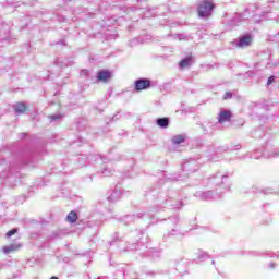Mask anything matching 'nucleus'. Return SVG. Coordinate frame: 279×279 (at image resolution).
Listing matches in <instances>:
<instances>
[{"label": "nucleus", "instance_id": "9", "mask_svg": "<svg viewBox=\"0 0 279 279\" xmlns=\"http://www.w3.org/2000/svg\"><path fill=\"white\" fill-rule=\"evenodd\" d=\"M197 169L199 168L197 167L196 161H186L183 163V171H186L187 173H195Z\"/></svg>", "mask_w": 279, "mask_h": 279}, {"label": "nucleus", "instance_id": "14", "mask_svg": "<svg viewBox=\"0 0 279 279\" xmlns=\"http://www.w3.org/2000/svg\"><path fill=\"white\" fill-rule=\"evenodd\" d=\"M184 141H186V135H184V134L174 135L171 138V142L173 143V145H182V143H184Z\"/></svg>", "mask_w": 279, "mask_h": 279}, {"label": "nucleus", "instance_id": "30", "mask_svg": "<svg viewBox=\"0 0 279 279\" xmlns=\"http://www.w3.org/2000/svg\"><path fill=\"white\" fill-rule=\"evenodd\" d=\"M134 250H138V247H136V245H133V246L126 248L128 252L134 251Z\"/></svg>", "mask_w": 279, "mask_h": 279}, {"label": "nucleus", "instance_id": "16", "mask_svg": "<svg viewBox=\"0 0 279 279\" xmlns=\"http://www.w3.org/2000/svg\"><path fill=\"white\" fill-rule=\"evenodd\" d=\"M107 199L108 202H119L121 199V192L118 190L113 191Z\"/></svg>", "mask_w": 279, "mask_h": 279}, {"label": "nucleus", "instance_id": "4", "mask_svg": "<svg viewBox=\"0 0 279 279\" xmlns=\"http://www.w3.org/2000/svg\"><path fill=\"white\" fill-rule=\"evenodd\" d=\"M195 197L198 199H204L205 202H208V199H219L220 195L218 193H215V191H198L195 193Z\"/></svg>", "mask_w": 279, "mask_h": 279}, {"label": "nucleus", "instance_id": "37", "mask_svg": "<svg viewBox=\"0 0 279 279\" xmlns=\"http://www.w3.org/2000/svg\"><path fill=\"white\" fill-rule=\"evenodd\" d=\"M60 43H61V45H64V40H61Z\"/></svg>", "mask_w": 279, "mask_h": 279}, {"label": "nucleus", "instance_id": "40", "mask_svg": "<svg viewBox=\"0 0 279 279\" xmlns=\"http://www.w3.org/2000/svg\"><path fill=\"white\" fill-rule=\"evenodd\" d=\"M3 265L0 264V269H2Z\"/></svg>", "mask_w": 279, "mask_h": 279}, {"label": "nucleus", "instance_id": "11", "mask_svg": "<svg viewBox=\"0 0 279 279\" xmlns=\"http://www.w3.org/2000/svg\"><path fill=\"white\" fill-rule=\"evenodd\" d=\"M193 64V56L190 54L189 57L182 59L179 63L180 69H186Z\"/></svg>", "mask_w": 279, "mask_h": 279}, {"label": "nucleus", "instance_id": "33", "mask_svg": "<svg viewBox=\"0 0 279 279\" xmlns=\"http://www.w3.org/2000/svg\"><path fill=\"white\" fill-rule=\"evenodd\" d=\"M117 119H119V118H117V116H113V118L111 119V121H117Z\"/></svg>", "mask_w": 279, "mask_h": 279}, {"label": "nucleus", "instance_id": "12", "mask_svg": "<svg viewBox=\"0 0 279 279\" xmlns=\"http://www.w3.org/2000/svg\"><path fill=\"white\" fill-rule=\"evenodd\" d=\"M13 108L15 110V114H25L27 110V106L25 105V102H17L13 106Z\"/></svg>", "mask_w": 279, "mask_h": 279}, {"label": "nucleus", "instance_id": "31", "mask_svg": "<svg viewBox=\"0 0 279 279\" xmlns=\"http://www.w3.org/2000/svg\"><path fill=\"white\" fill-rule=\"evenodd\" d=\"M159 210H162V208L157 206L155 209H151L150 213H158Z\"/></svg>", "mask_w": 279, "mask_h": 279}, {"label": "nucleus", "instance_id": "27", "mask_svg": "<svg viewBox=\"0 0 279 279\" xmlns=\"http://www.w3.org/2000/svg\"><path fill=\"white\" fill-rule=\"evenodd\" d=\"M149 255L150 256H159V253H158V251H150V253H149Z\"/></svg>", "mask_w": 279, "mask_h": 279}, {"label": "nucleus", "instance_id": "20", "mask_svg": "<svg viewBox=\"0 0 279 279\" xmlns=\"http://www.w3.org/2000/svg\"><path fill=\"white\" fill-rule=\"evenodd\" d=\"M16 232H19V229H16V228L10 230L9 232H7V239H10V236H14V234H16Z\"/></svg>", "mask_w": 279, "mask_h": 279}, {"label": "nucleus", "instance_id": "17", "mask_svg": "<svg viewBox=\"0 0 279 279\" xmlns=\"http://www.w3.org/2000/svg\"><path fill=\"white\" fill-rule=\"evenodd\" d=\"M66 221L69 223H75L77 221V213L75 210L70 211L66 216Z\"/></svg>", "mask_w": 279, "mask_h": 279}, {"label": "nucleus", "instance_id": "10", "mask_svg": "<svg viewBox=\"0 0 279 279\" xmlns=\"http://www.w3.org/2000/svg\"><path fill=\"white\" fill-rule=\"evenodd\" d=\"M110 77H111V74H110V71L108 70H101L97 74L98 82H108Z\"/></svg>", "mask_w": 279, "mask_h": 279}, {"label": "nucleus", "instance_id": "3", "mask_svg": "<svg viewBox=\"0 0 279 279\" xmlns=\"http://www.w3.org/2000/svg\"><path fill=\"white\" fill-rule=\"evenodd\" d=\"M234 45L239 49H245V47H250V45H252V35L246 34L240 36L238 39L234 40Z\"/></svg>", "mask_w": 279, "mask_h": 279}, {"label": "nucleus", "instance_id": "23", "mask_svg": "<svg viewBox=\"0 0 279 279\" xmlns=\"http://www.w3.org/2000/svg\"><path fill=\"white\" fill-rule=\"evenodd\" d=\"M170 221L173 223L174 228L178 226V218L171 217Z\"/></svg>", "mask_w": 279, "mask_h": 279}, {"label": "nucleus", "instance_id": "8", "mask_svg": "<svg viewBox=\"0 0 279 279\" xmlns=\"http://www.w3.org/2000/svg\"><path fill=\"white\" fill-rule=\"evenodd\" d=\"M232 119V111L228 109H221L218 114V123H226Z\"/></svg>", "mask_w": 279, "mask_h": 279}, {"label": "nucleus", "instance_id": "24", "mask_svg": "<svg viewBox=\"0 0 279 279\" xmlns=\"http://www.w3.org/2000/svg\"><path fill=\"white\" fill-rule=\"evenodd\" d=\"M262 193H264V195H269V193H271V189L262 190Z\"/></svg>", "mask_w": 279, "mask_h": 279}, {"label": "nucleus", "instance_id": "2", "mask_svg": "<svg viewBox=\"0 0 279 279\" xmlns=\"http://www.w3.org/2000/svg\"><path fill=\"white\" fill-rule=\"evenodd\" d=\"M210 183L215 184V186H218L220 191H230V185L228 184V175L221 174L220 172H217L210 179Z\"/></svg>", "mask_w": 279, "mask_h": 279}, {"label": "nucleus", "instance_id": "15", "mask_svg": "<svg viewBox=\"0 0 279 279\" xmlns=\"http://www.w3.org/2000/svg\"><path fill=\"white\" fill-rule=\"evenodd\" d=\"M21 247V245L19 244H11L9 246H4L2 248L3 254H12V252H16V250H19Z\"/></svg>", "mask_w": 279, "mask_h": 279}, {"label": "nucleus", "instance_id": "22", "mask_svg": "<svg viewBox=\"0 0 279 279\" xmlns=\"http://www.w3.org/2000/svg\"><path fill=\"white\" fill-rule=\"evenodd\" d=\"M81 77H88V70H82Z\"/></svg>", "mask_w": 279, "mask_h": 279}, {"label": "nucleus", "instance_id": "35", "mask_svg": "<svg viewBox=\"0 0 279 279\" xmlns=\"http://www.w3.org/2000/svg\"><path fill=\"white\" fill-rule=\"evenodd\" d=\"M175 232H178L175 229H172V235L175 234Z\"/></svg>", "mask_w": 279, "mask_h": 279}, {"label": "nucleus", "instance_id": "6", "mask_svg": "<svg viewBox=\"0 0 279 279\" xmlns=\"http://www.w3.org/2000/svg\"><path fill=\"white\" fill-rule=\"evenodd\" d=\"M129 221H136V219H154L151 211H140L136 215L128 216Z\"/></svg>", "mask_w": 279, "mask_h": 279}, {"label": "nucleus", "instance_id": "39", "mask_svg": "<svg viewBox=\"0 0 279 279\" xmlns=\"http://www.w3.org/2000/svg\"><path fill=\"white\" fill-rule=\"evenodd\" d=\"M211 265H215V260L211 262Z\"/></svg>", "mask_w": 279, "mask_h": 279}, {"label": "nucleus", "instance_id": "19", "mask_svg": "<svg viewBox=\"0 0 279 279\" xmlns=\"http://www.w3.org/2000/svg\"><path fill=\"white\" fill-rule=\"evenodd\" d=\"M49 119L51 122L60 121V119H62V114H52V116H49Z\"/></svg>", "mask_w": 279, "mask_h": 279}, {"label": "nucleus", "instance_id": "21", "mask_svg": "<svg viewBox=\"0 0 279 279\" xmlns=\"http://www.w3.org/2000/svg\"><path fill=\"white\" fill-rule=\"evenodd\" d=\"M223 99H232V93L231 92H226Z\"/></svg>", "mask_w": 279, "mask_h": 279}, {"label": "nucleus", "instance_id": "28", "mask_svg": "<svg viewBox=\"0 0 279 279\" xmlns=\"http://www.w3.org/2000/svg\"><path fill=\"white\" fill-rule=\"evenodd\" d=\"M7 3L9 4V5H13L14 8H16V3L15 2H13L12 0H7Z\"/></svg>", "mask_w": 279, "mask_h": 279}, {"label": "nucleus", "instance_id": "7", "mask_svg": "<svg viewBox=\"0 0 279 279\" xmlns=\"http://www.w3.org/2000/svg\"><path fill=\"white\" fill-rule=\"evenodd\" d=\"M263 156L264 158H279V148H272L271 145L267 144Z\"/></svg>", "mask_w": 279, "mask_h": 279}, {"label": "nucleus", "instance_id": "5", "mask_svg": "<svg viewBox=\"0 0 279 279\" xmlns=\"http://www.w3.org/2000/svg\"><path fill=\"white\" fill-rule=\"evenodd\" d=\"M147 88H151V81L148 78H140L135 81V90H147Z\"/></svg>", "mask_w": 279, "mask_h": 279}, {"label": "nucleus", "instance_id": "18", "mask_svg": "<svg viewBox=\"0 0 279 279\" xmlns=\"http://www.w3.org/2000/svg\"><path fill=\"white\" fill-rule=\"evenodd\" d=\"M196 254H197V258L201 262L208 260V258H210V255L208 253H206L205 251H202V250H199Z\"/></svg>", "mask_w": 279, "mask_h": 279}, {"label": "nucleus", "instance_id": "1", "mask_svg": "<svg viewBox=\"0 0 279 279\" xmlns=\"http://www.w3.org/2000/svg\"><path fill=\"white\" fill-rule=\"evenodd\" d=\"M213 10H215V3L213 0L201 1L198 4L199 19H209V16H213Z\"/></svg>", "mask_w": 279, "mask_h": 279}, {"label": "nucleus", "instance_id": "36", "mask_svg": "<svg viewBox=\"0 0 279 279\" xmlns=\"http://www.w3.org/2000/svg\"><path fill=\"white\" fill-rule=\"evenodd\" d=\"M50 279H59L58 277H56V276H53V277H51Z\"/></svg>", "mask_w": 279, "mask_h": 279}, {"label": "nucleus", "instance_id": "25", "mask_svg": "<svg viewBox=\"0 0 279 279\" xmlns=\"http://www.w3.org/2000/svg\"><path fill=\"white\" fill-rule=\"evenodd\" d=\"M268 268H269V269H276V263L270 262V263L268 264Z\"/></svg>", "mask_w": 279, "mask_h": 279}, {"label": "nucleus", "instance_id": "13", "mask_svg": "<svg viewBox=\"0 0 279 279\" xmlns=\"http://www.w3.org/2000/svg\"><path fill=\"white\" fill-rule=\"evenodd\" d=\"M169 123L170 120L169 118L165 117V118H158L156 120V125H158L159 128H161L162 130H167V128H169Z\"/></svg>", "mask_w": 279, "mask_h": 279}, {"label": "nucleus", "instance_id": "38", "mask_svg": "<svg viewBox=\"0 0 279 279\" xmlns=\"http://www.w3.org/2000/svg\"><path fill=\"white\" fill-rule=\"evenodd\" d=\"M182 38H184V37H182V35H180V40H182Z\"/></svg>", "mask_w": 279, "mask_h": 279}, {"label": "nucleus", "instance_id": "34", "mask_svg": "<svg viewBox=\"0 0 279 279\" xmlns=\"http://www.w3.org/2000/svg\"><path fill=\"white\" fill-rule=\"evenodd\" d=\"M177 208H179V206H182V202H179V204L175 205Z\"/></svg>", "mask_w": 279, "mask_h": 279}, {"label": "nucleus", "instance_id": "32", "mask_svg": "<svg viewBox=\"0 0 279 279\" xmlns=\"http://www.w3.org/2000/svg\"><path fill=\"white\" fill-rule=\"evenodd\" d=\"M251 158H254V160H258V156L252 155Z\"/></svg>", "mask_w": 279, "mask_h": 279}, {"label": "nucleus", "instance_id": "26", "mask_svg": "<svg viewBox=\"0 0 279 279\" xmlns=\"http://www.w3.org/2000/svg\"><path fill=\"white\" fill-rule=\"evenodd\" d=\"M274 80H275V77H274V76H270V77L268 78V81H267V85L269 86V85L274 84Z\"/></svg>", "mask_w": 279, "mask_h": 279}, {"label": "nucleus", "instance_id": "29", "mask_svg": "<svg viewBox=\"0 0 279 279\" xmlns=\"http://www.w3.org/2000/svg\"><path fill=\"white\" fill-rule=\"evenodd\" d=\"M110 170L109 169H105L104 171H102V175H110Z\"/></svg>", "mask_w": 279, "mask_h": 279}]
</instances>
